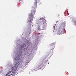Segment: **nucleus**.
<instances>
[{
	"mask_svg": "<svg viewBox=\"0 0 76 76\" xmlns=\"http://www.w3.org/2000/svg\"><path fill=\"white\" fill-rule=\"evenodd\" d=\"M16 70V68L15 66H13L12 69H11V71H10L9 72H11L12 71V72L13 73H15V71Z\"/></svg>",
	"mask_w": 76,
	"mask_h": 76,
	"instance_id": "nucleus-2",
	"label": "nucleus"
},
{
	"mask_svg": "<svg viewBox=\"0 0 76 76\" xmlns=\"http://www.w3.org/2000/svg\"><path fill=\"white\" fill-rule=\"evenodd\" d=\"M44 64H43V63H40L38 65V67L39 69H41L44 66Z\"/></svg>",
	"mask_w": 76,
	"mask_h": 76,
	"instance_id": "nucleus-3",
	"label": "nucleus"
},
{
	"mask_svg": "<svg viewBox=\"0 0 76 76\" xmlns=\"http://www.w3.org/2000/svg\"><path fill=\"white\" fill-rule=\"evenodd\" d=\"M54 47H54V46H53V48H54Z\"/></svg>",
	"mask_w": 76,
	"mask_h": 76,
	"instance_id": "nucleus-15",
	"label": "nucleus"
},
{
	"mask_svg": "<svg viewBox=\"0 0 76 76\" xmlns=\"http://www.w3.org/2000/svg\"><path fill=\"white\" fill-rule=\"evenodd\" d=\"M35 1V3H34V5H37V0H34Z\"/></svg>",
	"mask_w": 76,
	"mask_h": 76,
	"instance_id": "nucleus-6",
	"label": "nucleus"
},
{
	"mask_svg": "<svg viewBox=\"0 0 76 76\" xmlns=\"http://www.w3.org/2000/svg\"><path fill=\"white\" fill-rule=\"evenodd\" d=\"M14 60H19V57L17 56L14 58Z\"/></svg>",
	"mask_w": 76,
	"mask_h": 76,
	"instance_id": "nucleus-4",
	"label": "nucleus"
},
{
	"mask_svg": "<svg viewBox=\"0 0 76 76\" xmlns=\"http://www.w3.org/2000/svg\"><path fill=\"white\" fill-rule=\"evenodd\" d=\"M15 76V72H13L12 74V76Z\"/></svg>",
	"mask_w": 76,
	"mask_h": 76,
	"instance_id": "nucleus-9",
	"label": "nucleus"
},
{
	"mask_svg": "<svg viewBox=\"0 0 76 76\" xmlns=\"http://www.w3.org/2000/svg\"><path fill=\"white\" fill-rule=\"evenodd\" d=\"M37 10V5H35L33 7L32 12L29 15V21L30 22H31L32 21L34 18V15L35 13L36 10Z\"/></svg>",
	"mask_w": 76,
	"mask_h": 76,
	"instance_id": "nucleus-1",
	"label": "nucleus"
},
{
	"mask_svg": "<svg viewBox=\"0 0 76 76\" xmlns=\"http://www.w3.org/2000/svg\"><path fill=\"white\" fill-rule=\"evenodd\" d=\"M16 64H18V65L20 64V62H19L17 61Z\"/></svg>",
	"mask_w": 76,
	"mask_h": 76,
	"instance_id": "nucleus-8",
	"label": "nucleus"
},
{
	"mask_svg": "<svg viewBox=\"0 0 76 76\" xmlns=\"http://www.w3.org/2000/svg\"><path fill=\"white\" fill-rule=\"evenodd\" d=\"M51 46H53L52 48H53V45H51Z\"/></svg>",
	"mask_w": 76,
	"mask_h": 76,
	"instance_id": "nucleus-13",
	"label": "nucleus"
},
{
	"mask_svg": "<svg viewBox=\"0 0 76 76\" xmlns=\"http://www.w3.org/2000/svg\"><path fill=\"white\" fill-rule=\"evenodd\" d=\"M58 34H61V31H60V30L58 31Z\"/></svg>",
	"mask_w": 76,
	"mask_h": 76,
	"instance_id": "nucleus-7",
	"label": "nucleus"
},
{
	"mask_svg": "<svg viewBox=\"0 0 76 76\" xmlns=\"http://www.w3.org/2000/svg\"><path fill=\"white\" fill-rule=\"evenodd\" d=\"M11 75H12V74H11V75H8V76H10Z\"/></svg>",
	"mask_w": 76,
	"mask_h": 76,
	"instance_id": "nucleus-12",
	"label": "nucleus"
},
{
	"mask_svg": "<svg viewBox=\"0 0 76 76\" xmlns=\"http://www.w3.org/2000/svg\"><path fill=\"white\" fill-rule=\"evenodd\" d=\"M53 28L54 29H55V26H53Z\"/></svg>",
	"mask_w": 76,
	"mask_h": 76,
	"instance_id": "nucleus-14",
	"label": "nucleus"
},
{
	"mask_svg": "<svg viewBox=\"0 0 76 76\" xmlns=\"http://www.w3.org/2000/svg\"><path fill=\"white\" fill-rule=\"evenodd\" d=\"M38 30H39V31H40V28H39L38 29Z\"/></svg>",
	"mask_w": 76,
	"mask_h": 76,
	"instance_id": "nucleus-11",
	"label": "nucleus"
},
{
	"mask_svg": "<svg viewBox=\"0 0 76 76\" xmlns=\"http://www.w3.org/2000/svg\"><path fill=\"white\" fill-rule=\"evenodd\" d=\"M43 19H43V18H41L39 19L40 20H43Z\"/></svg>",
	"mask_w": 76,
	"mask_h": 76,
	"instance_id": "nucleus-10",
	"label": "nucleus"
},
{
	"mask_svg": "<svg viewBox=\"0 0 76 76\" xmlns=\"http://www.w3.org/2000/svg\"><path fill=\"white\" fill-rule=\"evenodd\" d=\"M44 24H45V25H44L43 26V28H45L46 27V25H47V23L45 22H44Z\"/></svg>",
	"mask_w": 76,
	"mask_h": 76,
	"instance_id": "nucleus-5",
	"label": "nucleus"
}]
</instances>
